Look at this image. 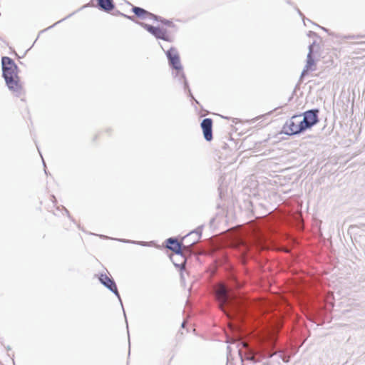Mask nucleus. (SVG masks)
I'll return each instance as SVG.
<instances>
[{"label": "nucleus", "instance_id": "nucleus-1", "mask_svg": "<svg viewBox=\"0 0 365 365\" xmlns=\"http://www.w3.org/2000/svg\"><path fill=\"white\" fill-rule=\"evenodd\" d=\"M3 76L9 89L16 96L24 94V85L19 76V68L14 61L9 57L1 58Z\"/></svg>", "mask_w": 365, "mask_h": 365}, {"label": "nucleus", "instance_id": "nucleus-2", "mask_svg": "<svg viewBox=\"0 0 365 365\" xmlns=\"http://www.w3.org/2000/svg\"><path fill=\"white\" fill-rule=\"evenodd\" d=\"M305 130L302 121V115H295L286 121L282 127V131L287 135H296Z\"/></svg>", "mask_w": 365, "mask_h": 365}, {"label": "nucleus", "instance_id": "nucleus-3", "mask_svg": "<svg viewBox=\"0 0 365 365\" xmlns=\"http://www.w3.org/2000/svg\"><path fill=\"white\" fill-rule=\"evenodd\" d=\"M166 56L169 61L170 65L177 71L178 74L182 75L184 78L182 72V66L180 62V55L178 50L175 48H170L167 52Z\"/></svg>", "mask_w": 365, "mask_h": 365}, {"label": "nucleus", "instance_id": "nucleus-4", "mask_svg": "<svg viewBox=\"0 0 365 365\" xmlns=\"http://www.w3.org/2000/svg\"><path fill=\"white\" fill-rule=\"evenodd\" d=\"M142 26L157 38L166 41H172V38L167 31L163 28L153 26L147 24H141Z\"/></svg>", "mask_w": 365, "mask_h": 365}, {"label": "nucleus", "instance_id": "nucleus-5", "mask_svg": "<svg viewBox=\"0 0 365 365\" xmlns=\"http://www.w3.org/2000/svg\"><path fill=\"white\" fill-rule=\"evenodd\" d=\"M317 110H310L306 111L302 115V121L305 128V130L310 128L318 122Z\"/></svg>", "mask_w": 365, "mask_h": 365}, {"label": "nucleus", "instance_id": "nucleus-6", "mask_svg": "<svg viewBox=\"0 0 365 365\" xmlns=\"http://www.w3.org/2000/svg\"><path fill=\"white\" fill-rule=\"evenodd\" d=\"M216 298L219 302V305L222 309L223 305L228 302L231 295L223 284H219L215 290Z\"/></svg>", "mask_w": 365, "mask_h": 365}, {"label": "nucleus", "instance_id": "nucleus-7", "mask_svg": "<svg viewBox=\"0 0 365 365\" xmlns=\"http://www.w3.org/2000/svg\"><path fill=\"white\" fill-rule=\"evenodd\" d=\"M212 120L211 118H205L201 123V128L203 132L204 138L207 141L212 140Z\"/></svg>", "mask_w": 365, "mask_h": 365}, {"label": "nucleus", "instance_id": "nucleus-8", "mask_svg": "<svg viewBox=\"0 0 365 365\" xmlns=\"http://www.w3.org/2000/svg\"><path fill=\"white\" fill-rule=\"evenodd\" d=\"M134 14L141 19L158 20V16L150 13L149 11L137 6H133L132 9Z\"/></svg>", "mask_w": 365, "mask_h": 365}, {"label": "nucleus", "instance_id": "nucleus-9", "mask_svg": "<svg viewBox=\"0 0 365 365\" xmlns=\"http://www.w3.org/2000/svg\"><path fill=\"white\" fill-rule=\"evenodd\" d=\"M99 279L102 284L118 295V293L115 283L106 274H101Z\"/></svg>", "mask_w": 365, "mask_h": 365}, {"label": "nucleus", "instance_id": "nucleus-10", "mask_svg": "<svg viewBox=\"0 0 365 365\" xmlns=\"http://www.w3.org/2000/svg\"><path fill=\"white\" fill-rule=\"evenodd\" d=\"M166 243L168 249L173 250L177 255H181L182 245L177 240L169 238L167 240Z\"/></svg>", "mask_w": 365, "mask_h": 365}, {"label": "nucleus", "instance_id": "nucleus-11", "mask_svg": "<svg viewBox=\"0 0 365 365\" xmlns=\"http://www.w3.org/2000/svg\"><path fill=\"white\" fill-rule=\"evenodd\" d=\"M98 6L101 9L109 12L114 9V3L113 0H97Z\"/></svg>", "mask_w": 365, "mask_h": 365}, {"label": "nucleus", "instance_id": "nucleus-12", "mask_svg": "<svg viewBox=\"0 0 365 365\" xmlns=\"http://www.w3.org/2000/svg\"><path fill=\"white\" fill-rule=\"evenodd\" d=\"M308 58H309L308 63L312 64V60L311 59V52L309 53Z\"/></svg>", "mask_w": 365, "mask_h": 365}, {"label": "nucleus", "instance_id": "nucleus-13", "mask_svg": "<svg viewBox=\"0 0 365 365\" xmlns=\"http://www.w3.org/2000/svg\"><path fill=\"white\" fill-rule=\"evenodd\" d=\"M165 24H168V25H170V22H169L168 21H165Z\"/></svg>", "mask_w": 365, "mask_h": 365}, {"label": "nucleus", "instance_id": "nucleus-14", "mask_svg": "<svg viewBox=\"0 0 365 365\" xmlns=\"http://www.w3.org/2000/svg\"><path fill=\"white\" fill-rule=\"evenodd\" d=\"M248 359L254 360V356H252V357H250V358H248Z\"/></svg>", "mask_w": 365, "mask_h": 365}]
</instances>
